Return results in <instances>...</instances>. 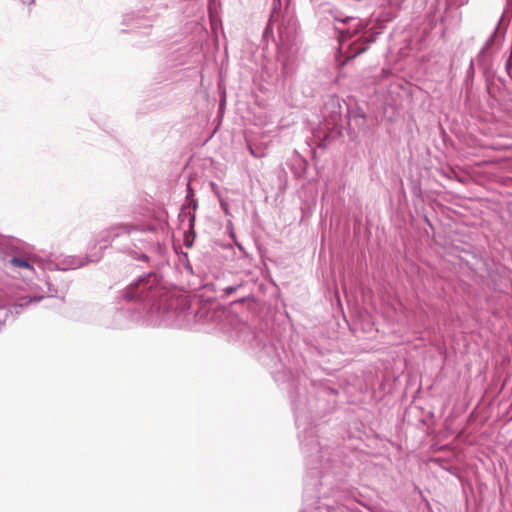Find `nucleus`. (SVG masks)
<instances>
[{"instance_id":"nucleus-1","label":"nucleus","mask_w":512,"mask_h":512,"mask_svg":"<svg viewBox=\"0 0 512 512\" xmlns=\"http://www.w3.org/2000/svg\"><path fill=\"white\" fill-rule=\"evenodd\" d=\"M155 228L146 223H118L98 232L94 238V247H99L95 253H101L114 241L118 252L132 260L148 262V252L156 247V242L149 235Z\"/></svg>"},{"instance_id":"nucleus-2","label":"nucleus","mask_w":512,"mask_h":512,"mask_svg":"<svg viewBox=\"0 0 512 512\" xmlns=\"http://www.w3.org/2000/svg\"><path fill=\"white\" fill-rule=\"evenodd\" d=\"M161 296L159 279L154 272L141 275L120 293V297L127 303L151 302L148 320L152 325L166 324L169 320L170 312L162 310L160 304L156 303V299Z\"/></svg>"},{"instance_id":"nucleus-3","label":"nucleus","mask_w":512,"mask_h":512,"mask_svg":"<svg viewBox=\"0 0 512 512\" xmlns=\"http://www.w3.org/2000/svg\"><path fill=\"white\" fill-rule=\"evenodd\" d=\"M295 36L286 28L279 29L278 60L282 65L283 72L288 73V66L295 49Z\"/></svg>"},{"instance_id":"nucleus-4","label":"nucleus","mask_w":512,"mask_h":512,"mask_svg":"<svg viewBox=\"0 0 512 512\" xmlns=\"http://www.w3.org/2000/svg\"><path fill=\"white\" fill-rule=\"evenodd\" d=\"M101 253H90L86 256H66L58 264L61 270H74L85 266L89 262H98Z\"/></svg>"},{"instance_id":"nucleus-5","label":"nucleus","mask_w":512,"mask_h":512,"mask_svg":"<svg viewBox=\"0 0 512 512\" xmlns=\"http://www.w3.org/2000/svg\"><path fill=\"white\" fill-rule=\"evenodd\" d=\"M331 15L335 21L342 23H353V28L349 27L347 30H341L340 35L342 38H351L359 33L363 28L360 21L352 16H344L339 10H331Z\"/></svg>"},{"instance_id":"nucleus-6","label":"nucleus","mask_w":512,"mask_h":512,"mask_svg":"<svg viewBox=\"0 0 512 512\" xmlns=\"http://www.w3.org/2000/svg\"><path fill=\"white\" fill-rule=\"evenodd\" d=\"M300 442L303 452L308 456H313L320 452L319 443L312 428L305 431V438H301Z\"/></svg>"},{"instance_id":"nucleus-7","label":"nucleus","mask_w":512,"mask_h":512,"mask_svg":"<svg viewBox=\"0 0 512 512\" xmlns=\"http://www.w3.org/2000/svg\"><path fill=\"white\" fill-rule=\"evenodd\" d=\"M123 24L131 29H140L151 27V20L148 18L140 17L135 14H127L123 18Z\"/></svg>"},{"instance_id":"nucleus-8","label":"nucleus","mask_w":512,"mask_h":512,"mask_svg":"<svg viewBox=\"0 0 512 512\" xmlns=\"http://www.w3.org/2000/svg\"><path fill=\"white\" fill-rule=\"evenodd\" d=\"M9 264L14 267H17V268L25 269L29 272L34 271V267L32 265V260L30 258L26 259V258H22V257H12L9 260Z\"/></svg>"},{"instance_id":"nucleus-9","label":"nucleus","mask_w":512,"mask_h":512,"mask_svg":"<svg viewBox=\"0 0 512 512\" xmlns=\"http://www.w3.org/2000/svg\"><path fill=\"white\" fill-rule=\"evenodd\" d=\"M42 298H43L42 296H39V297H36V296L35 297L23 296V297L18 299V302H17L16 306L24 307V306L29 305L32 302H39Z\"/></svg>"},{"instance_id":"nucleus-10","label":"nucleus","mask_w":512,"mask_h":512,"mask_svg":"<svg viewBox=\"0 0 512 512\" xmlns=\"http://www.w3.org/2000/svg\"><path fill=\"white\" fill-rule=\"evenodd\" d=\"M240 287V285H236V286H227L223 289V292L226 294V295H231L233 294L234 292L237 291V289Z\"/></svg>"},{"instance_id":"nucleus-11","label":"nucleus","mask_w":512,"mask_h":512,"mask_svg":"<svg viewBox=\"0 0 512 512\" xmlns=\"http://www.w3.org/2000/svg\"><path fill=\"white\" fill-rule=\"evenodd\" d=\"M366 49H367V46H361L359 48L355 47L351 57H355L356 55L363 53Z\"/></svg>"},{"instance_id":"nucleus-12","label":"nucleus","mask_w":512,"mask_h":512,"mask_svg":"<svg viewBox=\"0 0 512 512\" xmlns=\"http://www.w3.org/2000/svg\"><path fill=\"white\" fill-rule=\"evenodd\" d=\"M249 151L255 157H262L264 155L263 152H257L251 145H249Z\"/></svg>"},{"instance_id":"nucleus-13","label":"nucleus","mask_w":512,"mask_h":512,"mask_svg":"<svg viewBox=\"0 0 512 512\" xmlns=\"http://www.w3.org/2000/svg\"><path fill=\"white\" fill-rule=\"evenodd\" d=\"M220 206L223 209V211L225 212V214H228L229 206L223 199H220Z\"/></svg>"},{"instance_id":"nucleus-14","label":"nucleus","mask_w":512,"mask_h":512,"mask_svg":"<svg viewBox=\"0 0 512 512\" xmlns=\"http://www.w3.org/2000/svg\"><path fill=\"white\" fill-rule=\"evenodd\" d=\"M211 185H212V188H213L214 190H216V185H215L214 183H212ZM215 193H216V195L220 198V195H219L218 191H215Z\"/></svg>"},{"instance_id":"nucleus-15","label":"nucleus","mask_w":512,"mask_h":512,"mask_svg":"<svg viewBox=\"0 0 512 512\" xmlns=\"http://www.w3.org/2000/svg\"><path fill=\"white\" fill-rule=\"evenodd\" d=\"M130 318H131L132 320H137V319L139 318V316L131 315V316H130Z\"/></svg>"},{"instance_id":"nucleus-16","label":"nucleus","mask_w":512,"mask_h":512,"mask_svg":"<svg viewBox=\"0 0 512 512\" xmlns=\"http://www.w3.org/2000/svg\"><path fill=\"white\" fill-rule=\"evenodd\" d=\"M298 423H299V418H298V416H296V424L298 425Z\"/></svg>"},{"instance_id":"nucleus-17","label":"nucleus","mask_w":512,"mask_h":512,"mask_svg":"<svg viewBox=\"0 0 512 512\" xmlns=\"http://www.w3.org/2000/svg\"><path fill=\"white\" fill-rule=\"evenodd\" d=\"M509 5H512V0H507Z\"/></svg>"},{"instance_id":"nucleus-18","label":"nucleus","mask_w":512,"mask_h":512,"mask_svg":"<svg viewBox=\"0 0 512 512\" xmlns=\"http://www.w3.org/2000/svg\"><path fill=\"white\" fill-rule=\"evenodd\" d=\"M344 45V40H341L340 46L342 47Z\"/></svg>"},{"instance_id":"nucleus-19","label":"nucleus","mask_w":512,"mask_h":512,"mask_svg":"<svg viewBox=\"0 0 512 512\" xmlns=\"http://www.w3.org/2000/svg\"><path fill=\"white\" fill-rule=\"evenodd\" d=\"M32 2H34V0H31Z\"/></svg>"},{"instance_id":"nucleus-20","label":"nucleus","mask_w":512,"mask_h":512,"mask_svg":"<svg viewBox=\"0 0 512 512\" xmlns=\"http://www.w3.org/2000/svg\"><path fill=\"white\" fill-rule=\"evenodd\" d=\"M302 512H304V511H302Z\"/></svg>"}]
</instances>
